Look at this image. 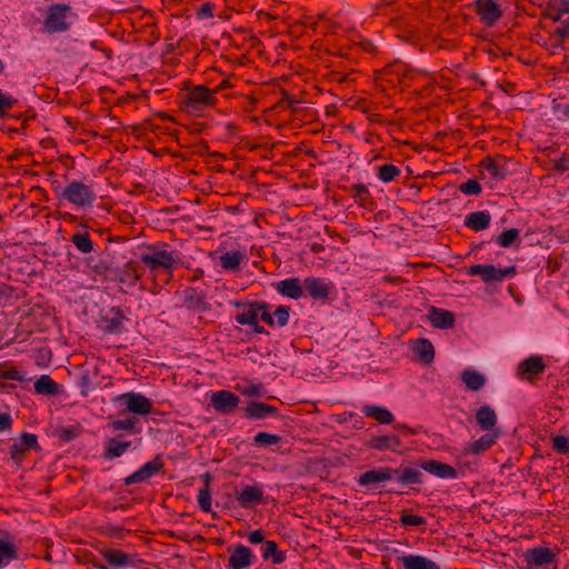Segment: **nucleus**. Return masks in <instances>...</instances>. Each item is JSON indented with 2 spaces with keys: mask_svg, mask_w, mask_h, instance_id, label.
<instances>
[{
  "mask_svg": "<svg viewBox=\"0 0 569 569\" xmlns=\"http://www.w3.org/2000/svg\"><path fill=\"white\" fill-rule=\"evenodd\" d=\"M126 320L120 307H111L103 310L100 316L99 327L107 333H120L123 329L122 323Z\"/></svg>",
  "mask_w": 569,
  "mask_h": 569,
  "instance_id": "nucleus-14",
  "label": "nucleus"
},
{
  "mask_svg": "<svg viewBox=\"0 0 569 569\" xmlns=\"http://www.w3.org/2000/svg\"><path fill=\"white\" fill-rule=\"evenodd\" d=\"M243 396L261 398L266 395V388L262 383H250L238 389Z\"/></svg>",
  "mask_w": 569,
  "mask_h": 569,
  "instance_id": "nucleus-52",
  "label": "nucleus"
},
{
  "mask_svg": "<svg viewBox=\"0 0 569 569\" xmlns=\"http://www.w3.org/2000/svg\"><path fill=\"white\" fill-rule=\"evenodd\" d=\"M396 480L401 487L423 483L421 470L411 463H401L398 468L380 467L360 475L358 483L361 487H375L382 482Z\"/></svg>",
  "mask_w": 569,
  "mask_h": 569,
  "instance_id": "nucleus-1",
  "label": "nucleus"
},
{
  "mask_svg": "<svg viewBox=\"0 0 569 569\" xmlns=\"http://www.w3.org/2000/svg\"><path fill=\"white\" fill-rule=\"evenodd\" d=\"M0 379L24 381V376L14 367L7 368L6 365L0 363Z\"/></svg>",
  "mask_w": 569,
  "mask_h": 569,
  "instance_id": "nucleus-50",
  "label": "nucleus"
},
{
  "mask_svg": "<svg viewBox=\"0 0 569 569\" xmlns=\"http://www.w3.org/2000/svg\"><path fill=\"white\" fill-rule=\"evenodd\" d=\"M138 422V418L129 417L127 419L111 420L109 427H111L113 431L126 430L131 433H138L139 431L136 429Z\"/></svg>",
  "mask_w": 569,
  "mask_h": 569,
  "instance_id": "nucleus-44",
  "label": "nucleus"
},
{
  "mask_svg": "<svg viewBox=\"0 0 569 569\" xmlns=\"http://www.w3.org/2000/svg\"><path fill=\"white\" fill-rule=\"evenodd\" d=\"M520 231L516 228L503 231L498 238L497 242L503 248L510 247L515 241L519 240Z\"/></svg>",
  "mask_w": 569,
  "mask_h": 569,
  "instance_id": "nucleus-48",
  "label": "nucleus"
},
{
  "mask_svg": "<svg viewBox=\"0 0 569 569\" xmlns=\"http://www.w3.org/2000/svg\"><path fill=\"white\" fill-rule=\"evenodd\" d=\"M247 260V256L239 250H231L222 253L219 257V263L226 271L238 272L241 269V263Z\"/></svg>",
  "mask_w": 569,
  "mask_h": 569,
  "instance_id": "nucleus-32",
  "label": "nucleus"
},
{
  "mask_svg": "<svg viewBox=\"0 0 569 569\" xmlns=\"http://www.w3.org/2000/svg\"><path fill=\"white\" fill-rule=\"evenodd\" d=\"M144 268L139 260H128L122 267H118L117 280L130 288H133L141 281Z\"/></svg>",
  "mask_w": 569,
  "mask_h": 569,
  "instance_id": "nucleus-12",
  "label": "nucleus"
},
{
  "mask_svg": "<svg viewBox=\"0 0 569 569\" xmlns=\"http://www.w3.org/2000/svg\"><path fill=\"white\" fill-rule=\"evenodd\" d=\"M560 555V550L548 547H536L527 549L523 552V559L526 563L530 567H557V559Z\"/></svg>",
  "mask_w": 569,
  "mask_h": 569,
  "instance_id": "nucleus-6",
  "label": "nucleus"
},
{
  "mask_svg": "<svg viewBox=\"0 0 569 569\" xmlns=\"http://www.w3.org/2000/svg\"><path fill=\"white\" fill-rule=\"evenodd\" d=\"M555 34L561 42L569 38V19L562 22V24L556 30Z\"/></svg>",
  "mask_w": 569,
  "mask_h": 569,
  "instance_id": "nucleus-62",
  "label": "nucleus"
},
{
  "mask_svg": "<svg viewBox=\"0 0 569 569\" xmlns=\"http://www.w3.org/2000/svg\"><path fill=\"white\" fill-rule=\"evenodd\" d=\"M17 103V99L11 96L6 94L0 89V118L9 117L8 111L13 108Z\"/></svg>",
  "mask_w": 569,
  "mask_h": 569,
  "instance_id": "nucleus-51",
  "label": "nucleus"
},
{
  "mask_svg": "<svg viewBox=\"0 0 569 569\" xmlns=\"http://www.w3.org/2000/svg\"><path fill=\"white\" fill-rule=\"evenodd\" d=\"M71 242L82 253H90L93 251V242L88 232H77L72 234Z\"/></svg>",
  "mask_w": 569,
  "mask_h": 569,
  "instance_id": "nucleus-43",
  "label": "nucleus"
},
{
  "mask_svg": "<svg viewBox=\"0 0 569 569\" xmlns=\"http://www.w3.org/2000/svg\"><path fill=\"white\" fill-rule=\"evenodd\" d=\"M253 553L251 550L242 545H238L231 551L229 557V565L232 569H242L253 565Z\"/></svg>",
  "mask_w": 569,
  "mask_h": 569,
  "instance_id": "nucleus-27",
  "label": "nucleus"
},
{
  "mask_svg": "<svg viewBox=\"0 0 569 569\" xmlns=\"http://www.w3.org/2000/svg\"><path fill=\"white\" fill-rule=\"evenodd\" d=\"M509 163L510 159L502 154H498L495 157L487 156L480 162V167L483 168L493 180L501 181L505 180L509 174Z\"/></svg>",
  "mask_w": 569,
  "mask_h": 569,
  "instance_id": "nucleus-13",
  "label": "nucleus"
},
{
  "mask_svg": "<svg viewBox=\"0 0 569 569\" xmlns=\"http://www.w3.org/2000/svg\"><path fill=\"white\" fill-rule=\"evenodd\" d=\"M33 387L38 395L56 396L59 392V385L48 375L41 376Z\"/></svg>",
  "mask_w": 569,
  "mask_h": 569,
  "instance_id": "nucleus-41",
  "label": "nucleus"
},
{
  "mask_svg": "<svg viewBox=\"0 0 569 569\" xmlns=\"http://www.w3.org/2000/svg\"><path fill=\"white\" fill-rule=\"evenodd\" d=\"M552 110L559 120L567 121L569 119V104L568 103H555L552 106Z\"/></svg>",
  "mask_w": 569,
  "mask_h": 569,
  "instance_id": "nucleus-58",
  "label": "nucleus"
},
{
  "mask_svg": "<svg viewBox=\"0 0 569 569\" xmlns=\"http://www.w3.org/2000/svg\"><path fill=\"white\" fill-rule=\"evenodd\" d=\"M70 6L64 3H54L49 7L47 17L43 22V28L48 33L66 32L70 29L71 21L69 18L73 17Z\"/></svg>",
  "mask_w": 569,
  "mask_h": 569,
  "instance_id": "nucleus-4",
  "label": "nucleus"
},
{
  "mask_svg": "<svg viewBox=\"0 0 569 569\" xmlns=\"http://www.w3.org/2000/svg\"><path fill=\"white\" fill-rule=\"evenodd\" d=\"M131 446V441H119L117 438H110L106 442L103 457L108 460L121 457Z\"/></svg>",
  "mask_w": 569,
  "mask_h": 569,
  "instance_id": "nucleus-37",
  "label": "nucleus"
},
{
  "mask_svg": "<svg viewBox=\"0 0 569 569\" xmlns=\"http://www.w3.org/2000/svg\"><path fill=\"white\" fill-rule=\"evenodd\" d=\"M366 446L379 451L390 450L398 452L402 447V441L399 435L372 436L367 440Z\"/></svg>",
  "mask_w": 569,
  "mask_h": 569,
  "instance_id": "nucleus-24",
  "label": "nucleus"
},
{
  "mask_svg": "<svg viewBox=\"0 0 569 569\" xmlns=\"http://www.w3.org/2000/svg\"><path fill=\"white\" fill-rule=\"evenodd\" d=\"M198 505L204 512L211 511V492L210 488L203 487L199 490L198 493Z\"/></svg>",
  "mask_w": 569,
  "mask_h": 569,
  "instance_id": "nucleus-54",
  "label": "nucleus"
},
{
  "mask_svg": "<svg viewBox=\"0 0 569 569\" xmlns=\"http://www.w3.org/2000/svg\"><path fill=\"white\" fill-rule=\"evenodd\" d=\"M500 437V431H488L482 435L478 440L467 443L465 451L467 453L480 455L489 450Z\"/></svg>",
  "mask_w": 569,
  "mask_h": 569,
  "instance_id": "nucleus-26",
  "label": "nucleus"
},
{
  "mask_svg": "<svg viewBox=\"0 0 569 569\" xmlns=\"http://www.w3.org/2000/svg\"><path fill=\"white\" fill-rule=\"evenodd\" d=\"M142 248L143 250L140 254H146L148 258L157 259L173 269H176L181 262L176 251L168 250L169 244L167 242L159 241L156 243H144Z\"/></svg>",
  "mask_w": 569,
  "mask_h": 569,
  "instance_id": "nucleus-10",
  "label": "nucleus"
},
{
  "mask_svg": "<svg viewBox=\"0 0 569 569\" xmlns=\"http://www.w3.org/2000/svg\"><path fill=\"white\" fill-rule=\"evenodd\" d=\"M261 309H266V302L254 301L249 303V308L241 313L236 316V321L239 325H252L258 320Z\"/></svg>",
  "mask_w": 569,
  "mask_h": 569,
  "instance_id": "nucleus-35",
  "label": "nucleus"
},
{
  "mask_svg": "<svg viewBox=\"0 0 569 569\" xmlns=\"http://www.w3.org/2000/svg\"><path fill=\"white\" fill-rule=\"evenodd\" d=\"M88 268L96 274L107 281L117 280L118 264L110 253H102L99 257H90L87 259Z\"/></svg>",
  "mask_w": 569,
  "mask_h": 569,
  "instance_id": "nucleus-8",
  "label": "nucleus"
},
{
  "mask_svg": "<svg viewBox=\"0 0 569 569\" xmlns=\"http://www.w3.org/2000/svg\"><path fill=\"white\" fill-rule=\"evenodd\" d=\"M400 522L405 527H418L427 523L426 518L402 511Z\"/></svg>",
  "mask_w": 569,
  "mask_h": 569,
  "instance_id": "nucleus-49",
  "label": "nucleus"
},
{
  "mask_svg": "<svg viewBox=\"0 0 569 569\" xmlns=\"http://www.w3.org/2000/svg\"><path fill=\"white\" fill-rule=\"evenodd\" d=\"M555 3H553V0H550L547 4V9H546V17L550 20H552L553 22H558L561 20V17L565 14L563 12H560V10H557L556 8H553Z\"/></svg>",
  "mask_w": 569,
  "mask_h": 569,
  "instance_id": "nucleus-59",
  "label": "nucleus"
},
{
  "mask_svg": "<svg viewBox=\"0 0 569 569\" xmlns=\"http://www.w3.org/2000/svg\"><path fill=\"white\" fill-rule=\"evenodd\" d=\"M353 191L352 198L362 207H367V202L371 203L369 198V190L363 183H356L351 187Z\"/></svg>",
  "mask_w": 569,
  "mask_h": 569,
  "instance_id": "nucleus-47",
  "label": "nucleus"
},
{
  "mask_svg": "<svg viewBox=\"0 0 569 569\" xmlns=\"http://www.w3.org/2000/svg\"><path fill=\"white\" fill-rule=\"evenodd\" d=\"M54 191L60 199L67 200L79 208H89L97 199L93 188L79 180L69 182L64 188L57 186Z\"/></svg>",
  "mask_w": 569,
  "mask_h": 569,
  "instance_id": "nucleus-3",
  "label": "nucleus"
},
{
  "mask_svg": "<svg viewBox=\"0 0 569 569\" xmlns=\"http://www.w3.org/2000/svg\"><path fill=\"white\" fill-rule=\"evenodd\" d=\"M239 403V396L229 390H220L213 392L210 399V405L213 407V409L222 415L232 413Z\"/></svg>",
  "mask_w": 569,
  "mask_h": 569,
  "instance_id": "nucleus-15",
  "label": "nucleus"
},
{
  "mask_svg": "<svg viewBox=\"0 0 569 569\" xmlns=\"http://www.w3.org/2000/svg\"><path fill=\"white\" fill-rule=\"evenodd\" d=\"M237 502L240 507L249 509L257 505L263 503V492L260 486H244L236 495Z\"/></svg>",
  "mask_w": 569,
  "mask_h": 569,
  "instance_id": "nucleus-22",
  "label": "nucleus"
},
{
  "mask_svg": "<svg viewBox=\"0 0 569 569\" xmlns=\"http://www.w3.org/2000/svg\"><path fill=\"white\" fill-rule=\"evenodd\" d=\"M552 448L558 453L567 455L569 453V437L567 436H556L552 438Z\"/></svg>",
  "mask_w": 569,
  "mask_h": 569,
  "instance_id": "nucleus-56",
  "label": "nucleus"
},
{
  "mask_svg": "<svg viewBox=\"0 0 569 569\" xmlns=\"http://www.w3.org/2000/svg\"><path fill=\"white\" fill-rule=\"evenodd\" d=\"M491 216L488 211H475L469 213L465 219V226L475 230L482 231L489 228Z\"/></svg>",
  "mask_w": 569,
  "mask_h": 569,
  "instance_id": "nucleus-34",
  "label": "nucleus"
},
{
  "mask_svg": "<svg viewBox=\"0 0 569 569\" xmlns=\"http://www.w3.org/2000/svg\"><path fill=\"white\" fill-rule=\"evenodd\" d=\"M102 556L106 561L113 567H136L137 560L133 556L123 552L120 549H103Z\"/></svg>",
  "mask_w": 569,
  "mask_h": 569,
  "instance_id": "nucleus-28",
  "label": "nucleus"
},
{
  "mask_svg": "<svg viewBox=\"0 0 569 569\" xmlns=\"http://www.w3.org/2000/svg\"><path fill=\"white\" fill-rule=\"evenodd\" d=\"M413 349L421 362L429 365L433 361L435 348L428 339H419Z\"/></svg>",
  "mask_w": 569,
  "mask_h": 569,
  "instance_id": "nucleus-42",
  "label": "nucleus"
},
{
  "mask_svg": "<svg viewBox=\"0 0 569 569\" xmlns=\"http://www.w3.org/2000/svg\"><path fill=\"white\" fill-rule=\"evenodd\" d=\"M276 289L283 297H288L295 300H298L303 296V284H301L299 278L281 280L276 284Z\"/></svg>",
  "mask_w": 569,
  "mask_h": 569,
  "instance_id": "nucleus-30",
  "label": "nucleus"
},
{
  "mask_svg": "<svg viewBox=\"0 0 569 569\" xmlns=\"http://www.w3.org/2000/svg\"><path fill=\"white\" fill-rule=\"evenodd\" d=\"M243 416L251 420H262L269 416L279 417V409L264 402L251 401L243 408Z\"/></svg>",
  "mask_w": 569,
  "mask_h": 569,
  "instance_id": "nucleus-23",
  "label": "nucleus"
},
{
  "mask_svg": "<svg viewBox=\"0 0 569 569\" xmlns=\"http://www.w3.org/2000/svg\"><path fill=\"white\" fill-rule=\"evenodd\" d=\"M164 462L160 456H156L152 460L146 462L137 471L124 478V485L130 486L138 482H146L153 476L163 472Z\"/></svg>",
  "mask_w": 569,
  "mask_h": 569,
  "instance_id": "nucleus-11",
  "label": "nucleus"
},
{
  "mask_svg": "<svg viewBox=\"0 0 569 569\" xmlns=\"http://www.w3.org/2000/svg\"><path fill=\"white\" fill-rule=\"evenodd\" d=\"M290 316V307L288 306H279L274 312V323H277L279 327H284L289 321Z\"/></svg>",
  "mask_w": 569,
  "mask_h": 569,
  "instance_id": "nucleus-55",
  "label": "nucleus"
},
{
  "mask_svg": "<svg viewBox=\"0 0 569 569\" xmlns=\"http://www.w3.org/2000/svg\"><path fill=\"white\" fill-rule=\"evenodd\" d=\"M395 429L397 430L396 435H399L400 438L417 435V430L407 425L398 423L395 426Z\"/></svg>",
  "mask_w": 569,
  "mask_h": 569,
  "instance_id": "nucleus-61",
  "label": "nucleus"
},
{
  "mask_svg": "<svg viewBox=\"0 0 569 569\" xmlns=\"http://www.w3.org/2000/svg\"><path fill=\"white\" fill-rule=\"evenodd\" d=\"M545 369L542 357L530 356L518 365L517 376L522 380L531 381L535 377L543 373Z\"/></svg>",
  "mask_w": 569,
  "mask_h": 569,
  "instance_id": "nucleus-19",
  "label": "nucleus"
},
{
  "mask_svg": "<svg viewBox=\"0 0 569 569\" xmlns=\"http://www.w3.org/2000/svg\"><path fill=\"white\" fill-rule=\"evenodd\" d=\"M142 248L143 250L140 254H146L148 258L157 259L173 269H176L181 262L176 251L168 250L169 244L167 242L159 241L156 243H144Z\"/></svg>",
  "mask_w": 569,
  "mask_h": 569,
  "instance_id": "nucleus-9",
  "label": "nucleus"
},
{
  "mask_svg": "<svg viewBox=\"0 0 569 569\" xmlns=\"http://www.w3.org/2000/svg\"><path fill=\"white\" fill-rule=\"evenodd\" d=\"M183 301L188 308H193L198 310H206V295L201 291H198L196 288L188 287L183 291Z\"/></svg>",
  "mask_w": 569,
  "mask_h": 569,
  "instance_id": "nucleus-38",
  "label": "nucleus"
},
{
  "mask_svg": "<svg viewBox=\"0 0 569 569\" xmlns=\"http://www.w3.org/2000/svg\"><path fill=\"white\" fill-rule=\"evenodd\" d=\"M214 6L211 2H204L198 10V18L206 19L213 17Z\"/></svg>",
  "mask_w": 569,
  "mask_h": 569,
  "instance_id": "nucleus-60",
  "label": "nucleus"
},
{
  "mask_svg": "<svg viewBox=\"0 0 569 569\" xmlns=\"http://www.w3.org/2000/svg\"><path fill=\"white\" fill-rule=\"evenodd\" d=\"M418 469H422L441 479H457L459 477L457 469L452 466L433 459L421 460Z\"/></svg>",
  "mask_w": 569,
  "mask_h": 569,
  "instance_id": "nucleus-21",
  "label": "nucleus"
},
{
  "mask_svg": "<svg viewBox=\"0 0 569 569\" xmlns=\"http://www.w3.org/2000/svg\"><path fill=\"white\" fill-rule=\"evenodd\" d=\"M218 102L216 91L203 84L191 86L181 96L180 108L192 116H201L206 109L213 108Z\"/></svg>",
  "mask_w": 569,
  "mask_h": 569,
  "instance_id": "nucleus-2",
  "label": "nucleus"
},
{
  "mask_svg": "<svg viewBox=\"0 0 569 569\" xmlns=\"http://www.w3.org/2000/svg\"><path fill=\"white\" fill-rule=\"evenodd\" d=\"M259 552L261 553L264 560L271 559V562L273 565H280L286 558L284 552L279 550L278 545L272 540L264 541L260 546Z\"/></svg>",
  "mask_w": 569,
  "mask_h": 569,
  "instance_id": "nucleus-36",
  "label": "nucleus"
},
{
  "mask_svg": "<svg viewBox=\"0 0 569 569\" xmlns=\"http://www.w3.org/2000/svg\"><path fill=\"white\" fill-rule=\"evenodd\" d=\"M12 426V418L9 413H0V432L10 430Z\"/></svg>",
  "mask_w": 569,
  "mask_h": 569,
  "instance_id": "nucleus-64",
  "label": "nucleus"
},
{
  "mask_svg": "<svg viewBox=\"0 0 569 569\" xmlns=\"http://www.w3.org/2000/svg\"><path fill=\"white\" fill-rule=\"evenodd\" d=\"M396 566H403L405 569H439V566L430 559L413 555L397 557Z\"/></svg>",
  "mask_w": 569,
  "mask_h": 569,
  "instance_id": "nucleus-29",
  "label": "nucleus"
},
{
  "mask_svg": "<svg viewBox=\"0 0 569 569\" xmlns=\"http://www.w3.org/2000/svg\"><path fill=\"white\" fill-rule=\"evenodd\" d=\"M31 449H39L38 438L33 433L23 432L19 439L10 447V457L16 465H21L26 455Z\"/></svg>",
  "mask_w": 569,
  "mask_h": 569,
  "instance_id": "nucleus-17",
  "label": "nucleus"
},
{
  "mask_svg": "<svg viewBox=\"0 0 569 569\" xmlns=\"http://www.w3.org/2000/svg\"><path fill=\"white\" fill-rule=\"evenodd\" d=\"M401 173V170L399 167L392 164V163H385L378 168V178L382 182H391L396 178H398Z\"/></svg>",
  "mask_w": 569,
  "mask_h": 569,
  "instance_id": "nucleus-45",
  "label": "nucleus"
},
{
  "mask_svg": "<svg viewBox=\"0 0 569 569\" xmlns=\"http://www.w3.org/2000/svg\"><path fill=\"white\" fill-rule=\"evenodd\" d=\"M281 441L282 438L280 436L268 432H258L253 438V443L259 447H270L279 445Z\"/></svg>",
  "mask_w": 569,
  "mask_h": 569,
  "instance_id": "nucleus-46",
  "label": "nucleus"
},
{
  "mask_svg": "<svg viewBox=\"0 0 569 569\" xmlns=\"http://www.w3.org/2000/svg\"><path fill=\"white\" fill-rule=\"evenodd\" d=\"M476 421L479 425V427L485 431H497L495 429L498 417L493 408H491L488 405H483L478 408L476 411Z\"/></svg>",
  "mask_w": 569,
  "mask_h": 569,
  "instance_id": "nucleus-31",
  "label": "nucleus"
},
{
  "mask_svg": "<svg viewBox=\"0 0 569 569\" xmlns=\"http://www.w3.org/2000/svg\"><path fill=\"white\" fill-rule=\"evenodd\" d=\"M461 380L466 385L467 389L471 391L480 390L486 383V377L472 369H466L461 373Z\"/></svg>",
  "mask_w": 569,
  "mask_h": 569,
  "instance_id": "nucleus-39",
  "label": "nucleus"
},
{
  "mask_svg": "<svg viewBox=\"0 0 569 569\" xmlns=\"http://www.w3.org/2000/svg\"><path fill=\"white\" fill-rule=\"evenodd\" d=\"M126 399L127 410L136 415H148L152 410V403L150 399L141 393L128 392L122 395Z\"/></svg>",
  "mask_w": 569,
  "mask_h": 569,
  "instance_id": "nucleus-25",
  "label": "nucleus"
},
{
  "mask_svg": "<svg viewBox=\"0 0 569 569\" xmlns=\"http://www.w3.org/2000/svg\"><path fill=\"white\" fill-rule=\"evenodd\" d=\"M80 432H81L80 427H74V426L66 427V428L61 429L60 438L66 442L71 441V440L78 438L80 436Z\"/></svg>",
  "mask_w": 569,
  "mask_h": 569,
  "instance_id": "nucleus-57",
  "label": "nucleus"
},
{
  "mask_svg": "<svg viewBox=\"0 0 569 569\" xmlns=\"http://www.w3.org/2000/svg\"><path fill=\"white\" fill-rule=\"evenodd\" d=\"M139 259L142 267L148 269L154 287L162 288L170 282L173 277V268L157 259L148 258L146 254H140Z\"/></svg>",
  "mask_w": 569,
  "mask_h": 569,
  "instance_id": "nucleus-7",
  "label": "nucleus"
},
{
  "mask_svg": "<svg viewBox=\"0 0 569 569\" xmlns=\"http://www.w3.org/2000/svg\"><path fill=\"white\" fill-rule=\"evenodd\" d=\"M333 286L323 278L307 277L303 280V290L315 300H328Z\"/></svg>",
  "mask_w": 569,
  "mask_h": 569,
  "instance_id": "nucleus-18",
  "label": "nucleus"
},
{
  "mask_svg": "<svg viewBox=\"0 0 569 569\" xmlns=\"http://www.w3.org/2000/svg\"><path fill=\"white\" fill-rule=\"evenodd\" d=\"M459 190L468 196H478L482 191V186L475 179H469L459 186Z\"/></svg>",
  "mask_w": 569,
  "mask_h": 569,
  "instance_id": "nucleus-53",
  "label": "nucleus"
},
{
  "mask_svg": "<svg viewBox=\"0 0 569 569\" xmlns=\"http://www.w3.org/2000/svg\"><path fill=\"white\" fill-rule=\"evenodd\" d=\"M429 319L433 327L439 329H449L455 326V316L452 312L431 307Z\"/></svg>",
  "mask_w": 569,
  "mask_h": 569,
  "instance_id": "nucleus-33",
  "label": "nucleus"
},
{
  "mask_svg": "<svg viewBox=\"0 0 569 569\" xmlns=\"http://www.w3.org/2000/svg\"><path fill=\"white\" fill-rule=\"evenodd\" d=\"M19 558L16 538L6 530H0V567L8 566Z\"/></svg>",
  "mask_w": 569,
  "mask_h": 569,
  "instance_id": "nucleus-20",
  "label": "nucleus"
},
{
  "mask_svg": "<svg viewBox=\"0 0 569 569\" xmlns=\"http://www.w3.org/2000/svg\"><path fill=\"white\" fill-rule=\"evenodd\" d=\"M362 412L375 420H377L380 423H391L395 420V416L391 411H389L387 408L379 407V406H366L362 409Z\"/></svg>",
  "mask_w": 569,
  "mask_h": 569,
  "instance_id": "nucleus-40",
  "label": "nucleus"
},
{
  "mask_svg": "<svg viewBox=\"0 0 569 569\" xmlns=\"http://www.w3.org/2000/svg\"><path fill=\"white\" fill-rule=\"evenodd\" d=\"M516 273V266L496 268L493 264H472L468 269V274L479 276L486 283L499 282L505 278L513 277Z\"/></svg>",
  "mask_w": 569,
  "mask_h": 569,
  "instance_id": "nucleus-5",
  "label": "nucleus"
},
{
  "mask_svg": "<svg viewBox=\"0 0 569 569\" xmlns=\"http://www.w3.org/2000/svg\"><path fill=\"white\" fill-rule=\"evenodd\" d=\"M475 7L481 22L488 27L495 26L502 17L501 7L496 0H477Z\"/></svg>",
  "mask_w": 569,
  "mask_h": 569,
  "instance_id": "nucleus-16",
  "label": "nucleus"
},
{
  "mask_svg": "<svg viewBox=\"0 0 569 569\" xmlns=\"http://www.w3.org/2000/svg\"><path fill=\"white\" fill-rule=\"evenodd\" d=\"M248 540L252 545H262L266 541L262 530H254L250 532L248 536Z\"/></svg>",
  "mask_w": 569,
  "mask_h": 569,
  "instance_id": "nucleus-63",
  "label": "nucleus"
}]
</instances>
